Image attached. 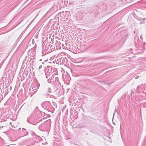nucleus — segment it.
<instances>
[{
  "label": "nucleus",
  "instance_id": "2eb2a0df",
  "mask_svg": "<svg viewBox=\"0 0 146 146\" xmlns=\"http://www.w3.org/2000/svg\"><path fill=\"white\" fill-rule=\"evenodd\" d=\"M55 82L56 83H57V84H58V83H59V81L58 80V77H55L54 78V83Z\"/></svg>",
  "mask_w": 146,
  "mask_h": 146
},
{
  "label": "nucleus",
  "instance_id": "5701e85b",
  "mask_svg": "<svg viewBox=\"0 0 146 146\" xmlns=\"http://www.w3.org/2000/svg\"><path fill=\"white\" fill-rule=\"evenodd\" d=\"M31 140H32V141H33V139H31Z\"/></svg>",
  "mask_w": 146,
  "mask_h": 146
},
{
  "label": "nucleus",
  "instance_id": "7ed1b4c3",
  "mask_svg": "<svg viewBox=\"0 0 146 146\" xmlns=\"http://www.w3.org/2000/svg\"><path fill=\"white\" fill-rule=\"evenodd\" d=\"M41 106L44 110L48 112L53 113L55 110L54 107L52 106L51 103L49 101H46L42 103Z\"/></svg>",
  "mask_w": 146,
  "mask_h": 146
},
{
  "label": "nucleus",
  "instance_id": "0eeeda50",
  "mask_svg": "<svg viewBox=\"0 0 146 146\" xmlns=\"http://www.w3.org/2000/svg\"><path fill=\"white\" fill-rule=\"evenodd\" d=\"M52 44L54 46V48H55V50L61 48V46L60 47V43L57 41H56L55 42H54L53 43H52Z\"/></svg>",
  "mask_w": 146,
  "mask_h": 146
},
{
  "label": "nucleus",
  "instance_id": "1a4fd4ad",
  "mask_svg": "<svg viewBox=\"0 0 146 146\" xmlns=\"http://www.w3.org/2000/svg\"><path fill=\"white\" fill-rule=\"evenodd\" d=\"M52 75H55L58 74L57 69L54 66H51Z\"/></svg>",
  "mask_w": 146,
  "mask_h": 146
},
{
  "label": "nucleus",
  "instance_id": "f257e3e1",
  "mask_svg": "<svg viewBox=\"0 0 146 146\" xmlns=\"http://www.w3.org/2000/svg\"><path fill=\"white\" fill-rule=\"evenodd\" d=\"M54 46L52 45H48L46 47L45 45H43L42 47V54L44 56L48 54L49 53L55 50V48H54Z\"/></svg>",
  "mask_w": 146,
  "mask_h": 146
},
{
  "label": "nucleus",
  "instance_id": "f03ea898",
  "mask_svg": "<svg viewBox=\"0 0 146 146\" xmlns=\"http://www.w3.org/2000/svg\"><path fill=\"white\" fill-rule=\"evenodd\" d=\"M51 122V121L50 119L45 121L43 123L39 125V129L43 131H47L50 128Z\"/></svg>",
  "mask_w": 146,
  "mask_h": 146
},
{
  "label": "nucleus",
  "instance_id": "f3484780",
  "mask_svg": "<svg viewBox=\"0 0 146 146\" xmlns=\"http://www.w3.org/2000/svg\"><path fill=\"white\" fill-rule=\"evenodd\" d=\"M37 92V90L35 89H33L32 90V91H31L32 93L33 94H35Z\"/></svg>",
  "mask_w": 146,
  "mask_h": 146
},
{
  "label": "nucleus",
  "instance_id": "a211bd4d",
  "mask_svg": "<svg viewBox=\"0 0 146 146\" xmlns=\"http://www.w3.org/2000/svg\"><path fill=\"white\" fill-rule=\"evenodd\" d=\"M31 134L32 135H33V136H37L36 135V134L34 133V132H32V133H31Z\"/></svg>",
  "mask_w": 146,
  "mask_h": 146
},
{
  "label": "nucleus",
  "instance_id": "9d476101",
  "mask_svg": "<svg viewBox=\"0 0 146 146\" xmlns=\"http://www.w3.org/2000/svg\"><path fill=\"white\" fill-rule=\"evenodd\" d=\"M20 133L23 136H25L28 134V132L26 129L24 128H22V130L20 131Z\"/></svg>",
  "mask_w": 146,
  "mask_h": 146
},
{
  "label": "nucleus",
  "instance_id": "423d86ee",
  "mask_svg": "<svg viewBox=\"0 0 146 146\" xmlns=\"http://www.w3.org/2000/svg\"><path fill=\"white\" fill-rule=\"evenodd\" d=\"M54 75L52 74H47L46 75V78L48 79L47 81L48 82L54 84Z\"/></svg>",
  "mask_w": 146,
  "mask_h": 146
},
{
  "label": "nucleus",
  "instance_id": "412c9836",
  "mask_svg": "<svg viewBox=\"0 0 146 146\" xmlns=\"http://www.w3.org/2000/svg\"><path fill=\"white\" fill-rule=\"evenodd\" d=\"M11 88H11V86H10V90H11Z\"/></svg>",
  "mask_w": 146,
  "mask_h": 146
},
{
  "label": "nucleus",
  "instance_id": "b1692460",
  "mask_svg": "<svg viewBox=\"0 0 146 146\" xmlns=\"http://www.w3.org/2000/svg\"><path fill=\"white\" fill-rule=\"evenodd\" d=\"M135 78H136V79L137 78V77H135Z\"/></svg>",
  "mask_w": 146,
  "mask_h": 146
},
{
  "label": "nucleus",
  "instance_id": "6ab92c4d",
  "mask_svg": "<svg viewBox=\"0 0 146 146\" xmlns=\"http://www.w3.org/2000/svg\"><path fill=\"white\" fill-rule=\"evenodd\" d=\"M52 103H53V104L54 106H55L56 108L57 107V106H56V104L55 103V102H53Z\"/></svg>",
  "mask_w": 146,
  "mask_h": 146
},
{
  "label": "nucleus",
  "instance_id": "6e6552de",
  "mask_svg": "<svg viewBox=\"0 0 146 146\" xmlns=\"http://www.w3.org/2000/svg\"><path fill=\"white\" fill-rule=\"evenodd\" d=\"M51 66H47V68L45 70V75L47 74H49L50 75L52 74H51L52 72L51 71Z\"/></svg>",
  "mask_w": 146,
  "mask_h": 146
},
{
  "label": "nucleus",
  "instance_id": "aec40b11",
  "mask_svg": "<svg viewBox=\"0 0 146 146\" xmlns=\"http://www.w3.org/2000/svg\"><path fill=\"white\" fill-rule=\"evenodd\" d=\"M42 67V65H40L39 66V69L40 70V69Z\"/></svg>",
  "mask_w": 146,
  "mask_h": 146
},
{
  "label": "nucleus",
  "instance_id": "ddd939ff",
  "mask_svg": "<svg viewBox=\"0 0 146 146\" xmlns=\"http://www.w3.org/2000/svg\"><path fill=\"white\" fill-rule=\"evenodd\" d=\"M40 85V84H39L38 83H36L33 86V89L34 88V89H35L37 90L39 88Z\"/></svg>",
  "mask_w": 146,
  "mask_h": 146
},
{
  "label": "nucleus",
  "instance_id": "4468645a",
  "mask_svg": "<svg viewBox=\"0 0 146 146\" xmlns=\"http://www.w3.org/2000/svg\"><path fill=\"white\" fill-rule=\"evenodd\" d=\"M46 91V92H48V93H52L51 88L50 87L47 88Z\"/></svg>",
  "mask_w": 146,
  "mask_h": 146
},
{
  "label": "nucleus",
  "instance_id": "9b49d317",
  "mask_svg": "<svg viewBox=\"0 0 146 146\" xmlns=\"http://www.w3.org/2000/svg\"><path fill=\"white\" fill-rule=\"evenodd\" d=\"M71 47V52L75 53H77V52H78V48L76 47L75 46L73 45H72Z\"/></svg>",
  "mask_w": 146,
  "mask_h": 146
},
{
  "label": "nucleus",
  "instance_id": "dca6fc26",
  "mask_svg": "<svg viewBox=\"0 0 146 146\" xmlns=\"http://www.w3.org/2000/svg\"><path fill=\"white\" fill-rule=\"evenodd\" d=\"M49 94L48 93L46 92L45 94H43L44 96L46 98H47L49 96Z\"/></svg>",
  "mask_w": 146,
  "mask_h": 146
},
{
  "label": "nucleus",
  "instance_id": "20e7f679",
  "mask_svg": "<svg viewBox=\"0 0 146 146\" xmlns=\"http://www.w3.org/2000/svg\"><path fill=\"white\" fill-rule=\"evenodd\" d=\"M63 52H61L58 54V58L56 60V64H58L61 65L63 64H66L68 62V60L67 58L63 56L59 57L60 56H61L63 54Z\"/></svg>",
  "mask_w": 146,
  "mask_h": 146
},
{
  "label": "nucleus",
  "instance_id": "4be33fe9",
  "mask_svg": "<svg viewBox=\"0 0 146 146\" xmlns=\"http://www.w3.org/2000/svg\"><path fill=\"white\" fill-rule=\"evenodd\" d=\"M21 129V128H19L18 130H20Z\"/></svg>",
  "mask_w": 146,
  "mask_h": 146
},
{
  "label": "nucleus",
  "instance_id": "a878e982",
  "mask_svg": "<svg viewBox=\"0 0 146 146\" xmlns=\"http://www.w3.org/2000/svg\"><path fill=\"white\" fill-rule=\"evenodd\" d=\"M5 127L6 126V125H5L4 126Z\"/></svg>",
  "mask_w": 146,
  "mask_h": 146
},
{
  "label": "nucleus",
  "instance_id": "f8f14e48",
  "mask_svg": "<svg viewBox=\"0 0 146 146\" xmlns=\"http://www.w3.org/2000/svg\"><path fill=\"white\" fill-rule=\"evenodd\" d=\"M7 125L9 124V125H11V127L12 128L15 129L17 127V125H16L14 123H13V125H12V123L11 122H7Z\"/></svg>",
  "mask_w": 146,
  "mask_h": 146
},
{
  "label": "nucleus",
  "instance_id": "39448f33",
  "mask_svg": "<svg viewBox=\"0 0 146 146\" xmlns=\"http://www.w3.org/2000/svg\"><path fill=\"white\" fill-rule=\"evenodd\" d=\"M33 114H32L27 119V121L30 124L35 125L37 123L39 119V121H42V119L39 118L38 119L37 121V118Z\"/></svg>",
  "mask_w": 146,
  "mask_h": 146
},
{
  "label": "nucleus",
  "instance_id": "393cba45",
  "mask_svg": "<svg viewBox=\"0 0 146 146\" xmlns=\"http://www.w3.org/2000/svg\"><path fill=\"white\" fill-rule=\"evenodd\" d=\"M135 78H136V79L137 78V77H135Z\"/></svg>",
  "mask_w": 146,
  "mask_h": 146
}]
</instances>
